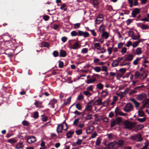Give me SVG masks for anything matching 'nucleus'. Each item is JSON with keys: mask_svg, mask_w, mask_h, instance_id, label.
<instances>
[{"mask_svg": "<svg viewBox=\"0 0 149 149\" xmlns=\"http://www.w3.org/2000/svg\"><path fill=\"white\" fill-rule=\"evenodd\" d=\"M127 48L125 47H124L123 48L122 50L121 51V53L123 54H124L126 52Z\"/></svg>", "mask_w": 149, "mask_h": 149, "instance_id": "bf43d9fd", "label": "nucleus"}, {"mask_svg": "<svg viewBox=\"0 0 149 149\" xmlns=\"http://www.w3.org/2000/svg\"><path fill=\"white\" fill-rule=\"evenodd\" d=\"M141 58L137 57L136 60L133 61V64L134 65H137L138 64V61L140 60Z\"/></svg>", "mask_w": 149, "mask_h": 149, "instance_id": "79ce46f5", "label": "nucleus"}, {"mask_svg": "<svg viewBox=\"0 0 149 149\" xmlns=\"http://www.w3.org/2000/svg\"><path fill=\"white\" fill-rule=\"evenodd\" d=\"M88 30L89 31H90L91 32L92 35L93 36H96V33L95 32L94 30H90L88 29Z\"/></svg>", "mask_w": 149, "mask_h": 149, "instance_id": "8fccbe9b", "label": "nucleus"}, {"mask_svg": "<svg viewBox=\"0 0 149 149\" xmlns=\"http://www.w3.org/2000/svg\"><path fill=\"white\" fill-rule=\"evenodd\" d=\"M27 142L29 144L32 143L36 141V137L33 136H29L27 139Z\"/></svg>", "mask_w": 149, "mask_h": 149, "instance_id": "7ed1b4c3", "label": "nucleus"}, {"mask_svg": "<svg viewBox=\"0 0 149 149\" xmlns=\"http://www.w3.org/2000/svg\"><path fill=\"white\" fill-rule=\"evenodd\" d=\"M7 142L11 144H14L17 142V141L14 139L13 138H12L8 139Z\"/></svg>", "mask_w": 149, "mask_h": 149, "instance_id": "412c9836", "label": "nucleus"}, {"mask_svg": "<svg viewBox=\"0 0 149 149\" xmlns=\"http://www.w3.org/2000/svg\"><path fill=\"white\" fill-rule=\"evenodd\" d=\"M116 123L115 120H113V121H112L111 122L110 124V127L111 128H113L116 125Z\"/></svg>", "mask_w": 149, "mask_h": 149, "instance_id": "c756f323", "label": "nucleus"}, {"mask_svg": "<svg viewBox=\"0 0 149 149\" xmlns=\"http://www.w3.org/2000/svg\"><path fill=\"white\" fill-rule=\"evenodd\" d=\"M53 55L54 57H57L58 56V52L57 51H54L53 52Z\"/></svg>", "mask_w": 149, "mask_h": 149, "instance_id": "c03bdc74", "label": "nucleus"}, {"mask_svg": "<svg viewBox=\"0 0 149 149\" xmlns=\"http://www.w3.org/2000/svg\"><path fill=\"white\" fill-rule=\"evenodd\" d=\"M24 147V145H23V143L22 142L18 143L15 146V148L16 149H20Z\"/></svg>", "mask_w": 149, "mask_h": 149, "instance_id": "4468645a", "label": "nucleus"}, {"mask_svg": "<svg viewBox=\"0 0 149 149\" xmlns=\"http://www.w3.org/2000/svg\"><path fill=\"white\" fill-rule=\"evenodd\" d=\"M134 32L133 31H130L128 32V35L129 36V37H132V36H134Z\"/></svg>", "mask_w": 149, "mask_h": 149, "instance_id": "37998d69", "label": "nucleus"}, {"mask_svg": "<svg viewBox=\"0 0 149 149\" xmlns=\"http://www.w3.org/2000/svg\"><path fill=\"white\" fill-rule=\"evenodd\" d=\"M76 107L79 110H81L82 106L79 103H78L76 104Z\"/></svg>", "mask_w": 149, "mask_h": 149, "instance_id": "a878e982", "label": "nucleus"}, {"mask_svg": "<svg viewBox=\"0 0 149 149\" xmlns=\"http://www.w3.org/2000/svg\"><path fill=\"white\" fill-rule=\"evenodd\" d=\"M126 107H127L128 109H130L132 108L133 106L132 105V104L130 103H129L127 104L125 106Z\"/></svg>", "mask_w": 149, "mask_h": 149, "instance_id": "4d7b16f0", "label": "nucleus"}, {"mask_svg": "<svg viewBox=\"0 0 149 149\" xmlns=\"http://www.w3.org/2000/svg\"><path fill=\"white\" fill-rule=\"evenodd\" d=\"M140 9L138 8H135L133 10L131 13L132 16V17L134 18L136 17V15L138 14L140 12Z\"/></svg>", "mask_w": 149, "mask_h": 149, "instance_id": "39448f33", "label": "nucleus"}, {"mask_svg": "<svg viewBox=\"0 0 149 149\" xmlns=\"http://www.w3.org/2000/svg\"><path fill=\"white\" fill-rule=\"evenodd\" d=\"M126 70V69L125 68H121L119 70V71L120 72L122 73H124L125 72Z\"/></svg>", "mask_w": 149, "mask_h": 149, "instance_id": "13d9d810", "label": "nucleus"}, {"mask_svg": "<svg viewBox=\"0 0 149 149\" xmlns=\"http://www.w3.org/2000/svg\"><path fill=\"white\" fill-rule=\"evenodd\" d=\"M139 44V42H137V41H136V42H134L133 43V44L132 45V46L133 48L136 47Z\"/></svg>", "mask_w": 149, "mask_h": 149, "instance_id": "603ef678", "label": "nucleus"}, {"mask_svg": "<svg viewBox=\"0 0 149 149\" xmlns=\"http://www.w3.org/2000/svg\"><path fill=\"white\" fill-rule=\"evenodd\" d=\"M108 68L106 66H103L102 67V71L107 72V70Z\"/></svg>", "mask_w": 149, "mask_h": 149, "instance_id": "680f3d73", "label": "nucleus"}, {"mask_svg": "<svg viewBox=\"0 0 149 149\" xmlns=\"http://www.w3.org/2000/svg\"><path fill=\"white\" fill-rule=\"evenodd\" d=\"M115 120L116 122V124L118 125H120V123H121L122 121L121 118L120 117L117 118Z\"/></svg>", "mask_w": 149, "mask_h": 149, "instance_id": "a211bd4d", "label": "nucleus"}, {"mask_svg": "<svg viewBox=\"0 0 149 149\" xmlns=\"http://www.w3.org/2000/svg\"><path fill=\"white\" fill-rule=\"evenodd\" d=\"M113 47V45L112 47H109L107 49L109 54L110 55L111 54L112 50V49Z\"/></svg>", "mask_w": 149, "mask_h": 149, "instance_id": "864d4df0", "label": "nucleus"}, {"mask_svg": "<svg viewBox=\"0 0 149 149\" xmlns=\"http://www.w3.org/2000/svg\"><path fill=\"white\" fill-rule=\"evenodd\" d=\"M116 143L119 147H121L124 144L123 140H119L118 142H116Z\"/></svg>", "mask_w": 149, "mask_h": 149, "instance_id": "6ab92c4d", "label": "nucleus"}, {"mask_svg": "<svg viewBox=\"0 0 149 149\" xmlns=\"http://www.w3.org/2000/svg\"><path fill=\"white\" fill-rule=\"evenodd\" d=\"M136 54L138 55H139L142 53L141 51V48L140 47H138L137 48L136 51Z\"/></svg>", "mask_w": 149, "mask_h": 149, "instance_id": "bb28decb", "label": "nucleus"}, {"mask_svg": "<svg viewBox=\"0 0 149 149\" xmlns=\"http://www.w3.org/2000/svg\"><path fill=\"white\" fill-rule=\"evenodd\" d=\"M132 22V20L130 19H129L126 21V23L127 25H129Z\"/></svg>", "mask_w": 149, "mask_h": 149, "instance_id": "338daca9", "label": "nucleus"}, {"mask_svg": "<svg viewBox=\"0 0 149 149\" xmlns=\"http://www.w3.org/2000/svg\"><path fill=\"white\" fill-rule=\"evenodd\" d=\"M97 80L96 79H89L87 80L86 83L88 84H89L93 83L94 81Z\"/></svg>", "mask_w": 149, "mask_h": 149, "instance_id": "393cba45", "label": "nucleus"}, {"mask_svg": "<svg viewBox=\"0 0 149 149\" xmlns=\"http://www.w3.org/2000/svg\"><path fill=\"white\" fill-rule=\"evenodd\" d=\"M101 140L102 139L100 137H98L96 140L95 145L97 146H99L101 143Z\"/></svg>", "mask_w": 149, "mask_h": 149, "instance_id": "aec40b11", "label": "nucleus"}, {"mask_svg": "<svg viewBox=\"0 0 149 149\" xmlns=\"http://www.w3.org/2000/svg\"><path fill=\"white\" fill-rule=\"evenodd\" d=\"M103 15L102 14H99L97 17L96 21L101 22L103 20Z\"/></svg>", "mask_w": 149, "mask_h": 149, "instance_id": "9d476101", "label": "nucleus"}, {"mask_svg": "<svg viewBox=\"0 0 149 149\" xmlns=\"http://www.w3.org/2000/svg\"><path fill=\"white\" fill-rule=\"evenodd\" d=\"M102 99L100 98L97 100L95 102H98L97 104V105H100L103 104V103L102 102Z\"/></svg>", "mask_w": 149, "mask_h": 149, "instance_id": "4be33fe9", "label": "nucleus"}, {"mask_svg": "<svg viewBox=\"0 0 149 149\" xmlns=\"http://www.w3.org/2000/svg\"><path fill=\"white\" fill-rule=\"evenodd\" d=\"M92 118V114H89L85 117V120H90Z\"/></svg>", "mask_w": 149, "mask_h": 149, "instance_id": "7c9ffc66", "label": "nucleus"}, {"mask_svg": "<svg viewBox=\"0 0 149 149\" xmlns=\"http://www.w3.org/2000/svg\"><path fill=\"white\" fill-rule=\"evenodd\" d=\"M148 74V70H145L143 71V73L142 74L141 76L143 77V79H145L146 78Z\"/></svg>", "mask_w": 149, "mask_h": 149, "instance_id": "2eb2a0df", "label": "nucleus"}, {"mask_svg": "<svg viewBox=\"0 0 149 149\" xmlns=\"http://www.w3.org/2000/svg\"><path fill=\"white\" fill-rule=\"evenodd\" d=\"M82 130L81 129L77 130L76 131V133L77 135H79L82 133Z\"/></svg>", "mask_w": 149, "mask_h": 149, "instance_id": "ea45409f", "label": "nucleus"}, {"mask_svg": "<svg viewBox=\"0 0 149 149\" xmlns=\"http://www.w3.org/2000/svg\"><path fill=\"white\" fill-rule=\"evenodd\" d=\"M138 26L140 27L141 29L143 30H146L149 29V26L147 25L142 24L141 26L139 25V24H137Z\"/></svg>", "mask_w": 149, "mask_h": 149, "instance_id": "ddd939ff", "label": "nucleus"}, {"mask_svg": "<svg viewBox=\"0 0 149 149\" xmlns=\"http://www.w3.org/2000/svg\"><path fill=\"white\" fill-rule=\"evenodd\" d=\"M138 115L141 117H143L145 116V114L142 110H140L138 111Z\"/></svg>", "mask_w": 149, "mask_h": 149, "instance_id": "b1692460", "label": "nucleus"}, {"mask_svg": "<svg viewBox=\"0 0 149 149\" xmlns=\"http://www.w3.org/2000/svg\"><path fill=\"white\" fill-rule=\"evenodd\" d=\"M92 107V106L91 105L89 104H87L86 106L85 110L88 111H90Z\"/></svg>", "mask_w": 149, "mask_h": 149, "instance_id": "f3484780", "label": "nucleus"}, {"mask_svg": "<svg viewBox=\"0 0 149 149\" xmlns=\"http://www.w3.org/2000/svg\"><path fill=\"white\" fill-rule=\"evenodd\" d=\"M82 141V140L80 139H78L77 140L76 142V143L78 145H80L81 144Z\"/></svg>", "mask_w": 149, "mask_h": 149, "instance_id": "052dcab7", "label": "nucleus"}, {"mask_svg": "<svg viewBox=\"0 0 149 149\" xmlns=\"http://www.w3.org/2000/svg\"><path fill=\"white\" fill-rule=\"evenodd\" d=\"M146 95L145 93H142L141 94H139L136 97L137 99L140 100H142L144 99H146Z\"/></svg>", "mask_w": 149, "mask_h": 149, "instance_id": "423d86ee", "label": "nucleus"}, {"mask_svg": "<svg viewBox=\"0 0 149 149\" xmlns=\"http://www.w3.org/2000/svg\"><path fill=\"white\" fill-rule=\"evenodd\" d=\"M97 133L96 132H95L92 134L90 138H94L97 136Z\"/></svg>", "mask_w": 149, "mask_h": 149, "instance_id": "e2e57ef3", "label": "nucleus"}, {"mask_svg": "<svg viewBox=\"0 0 149 149\" xmlns=\"http://www.w3.org/2000/svg\"><path fill=\"white\" fill-rule=\"evenodd\" d=\"M94 47L95 48L98 49H100V43H95L94 44Z\"/></svg>", "mask_w": 149, "mask_h": 149, "instance_id": "72a5a7b5", "label": "nucleus"}, {"mask_svg": "<svg viewBox=\"0 0 149 149\" xmlns=\"http://www.w3.org/2000/svg\"><path fill=\"white\" fill-rule=\"evenodd\" d=\"M70 41L71 40H70L69 42V45L70 46V48L74 49H78L79 48L78 47L79 46V44L78 42H76L73 45H72L70 42Z\"/></svg>", "mask_w": 149, "mask_h": 149, "instance_id": "6e6552de", "label": "nucleus"}, {"mask_svg": "<svg viewBox=\"0 0 149 149\" xmlns=\"http://www.w3.org/2000/svg\"><path fill=\"white\" fill-rule=\"evenodd\" d=\"M84 99V96L82 95H80L78 97L77 99L79 101H81Z\"/></svg>", "mask_w": 149, "mask_h": 149, "instance_id": "6e6d98bb", "label": "nucleus"}, {"mask_svg": "<svg viewBox=\"0 0 149 149\" xmlns=\"http://www.w3.org/2000/svg\"><path fill=\"white\" fill-rule=\"evenodd\" d=\"M109 33L106 31L103 32L101 35V37L102 38L104 37L106 39H107L109 37Z\"/></svg>", "mask_w": 149, "mask_h": 149, "instance_id": "9b49d317", "label": "nucleus"}, {"mask_svg": "<svg viewBox=\"0 0 149 149\" xmlns=\"http://www.w3.org/2000/svg\"><path fill=\"white\" fill-rule=\"evenodd\" d=\"M130 139L131 140L135 141L136 142L141 141L143 140L142 135L140 133L131 136Z\"/></svg>", "mask_w": 149, "mask_h": 149, "instance_id": "f03ea898", "label": "nucleus"}, {"mask_svg": "<svg viewBox=\"0 0 149 149\" xmlns=\"http://www.w3.org/2000/svg\"><path fill=\"white\" fill-rule=\"evenodd\" d=\"M94 70L97 72H99L101 70V68L100 67L96 66L93 68Z\"/></svg>", "mask_w": 149, "mask_h": 149, "instance_id": "2f4dec72", "label": "nucleus"}, {"mask_svg": "<svg viewBox=\"0 0 149 149\" xmlns=\"http://www.w3.org/2000/svg\"><path fill=\"white\" fill-rule=\"evenodd\" d=\"M38 112L36 111L33 114V117L35 119H37L38 117Z\"/></svg>", "mask_w": 149, "mask_h": 149, "instance_id": "a19ab883", "label": "nucleus"}, {"mask_svg": "<svg viewBox=\"0 0 149 149\" xmlns=\"http://www.w3.org/2000/svg\"><path fill=\"white\" fill-rule=\"evenodd\" d=\"M78 36H83L85 38L88 37L89 36V33L87 32H84L81 30H78Z\"/></svg>", "mask_w": 149, "mask_h": 149, "instance_id": "20e7f679", "label": "nucleus"}, {"mask_svg": "<svg viewBox=\"0 0 149 149\" xmlns=\"http://www.w3.org/2000/svg\"><path fill=\"white\" fill-rule=\"evenodd\" d=\"M117 95L119 96H120L121 98L123 97L124 96V94L123 92L120 91L119 93H118Z\"/></svg>", "mask_w": 149, "mask_h": 149, "instance_id": "09e8293b", "label": "nucleus"}, {"mask_svg": "<svg viewBox=\"0 0 149 149\" xmlns=\"http://www.w3.org/2000/svg\"><path fill=\"white\" fill-rule=\"evenodd\" d=\"M22 124L24 126H27L29 125V124L28 121L24 120L22 121Z\"/></svg>", "mask_w": 149, "mask_h": 149, "instance_id": "e433bc0d", "label": "nucleus"}, {"mask_svg": "<svg viewBox=\"0 0 149 149\" xmlns=\"http://www.w3.org/2000/svg\"><path fill=\"white\" fill-rule=\"evenodd\" d=\"M124 128L130 130L132 129L136 124L135 122H132L128 120H126L124 122Z\"/></svg>", "mask_w": 149, "mask_h": 149, "instance_id": "f257e3e1", "label": "nucleus"}, {"mask_svg": "<svg viewBox=\"0 0 149 149\" xmlns=\"http://www.w3.org/2000/svg\"><path fill=\"white\" fill-rule=\"evenodd\" d=\"M136 119L139 122L141 123H143L146 120V118L144 117L143 118H137Z\"/></svg>", "mask_w": 149, "mask_h": 149, "instance_id": "f704fd0d", "label": "nucleus"}, {"mask_svg": "<svg viewBox=\"0 0 149 149\" xmlns=\"http://www.w3.org/2000/svg\"><path fill=\"white\" fill-rule=\"evenodd\" d=\"M80 24L79 23H76L74 24V29H77L80 27Z\"/></svg>", "mask_w": 149, "mask_h": 149, "instance_id": "49530a36", "label": "nucleus"}, {"mask_svg": "<svg viewBox=\"0 0 149 149\" xmlns=\"http://www.w3.org/2000/svg\"><path fill=\"white\" fill-rule=\"evenodd\" d=\"M74 134V132L72 131H68L67 133V138H69L72 137V136Z\"/></svg>", "mask_w": 149, "mask_h": 149, "instance_id": "f8f14e48", "label": "nucleus"}, {"mask_svg": "<svg viewBox=\"0 0 149 149\" xmlns=\"http://www.w3.org/2000/svg\"><path fill=\"white\" fill-rule=\"evenodd\" d=\"M71 35L72 36H75L77 35V33L75 31H73L71 32Z\"/></svg>", "mask_w": 149, "mask_h": 149, "instance_id": "58836bf2", "label": "nucleus"}, {"mask_svg": "<svg viewBox=\"0 0 149 149\" xmlns=\"http://www.w3.org/2000/svg\"><path fill=\"white\" fill-rule=\"evenodd\" d=\"M118 64L119 63L118 62V61L117 60H115L112 63V65L113 67H116L118 65Z\"/></svg>", "mask_w": 149, "mask_h": 149, "instance_id": "5701e85b", "label": "nucleus"}, {"mask_svg": "<svg viewBox=\"0 0 149 149\" xmlns=\"http://www.w3.org/2000/svg\"><path fill=\"white\" fill-rule=\"evenodd\" d=\"M64 65V63L63 62L61 61H59V63L58 66L60 68H63Z\"/></svg>", "mask_w": 149, "mask_h": 149, "instance_id": "de8ad7c7", "label": "nucleus"}, {"mask_svg": "<svg viewBox=\"0 0 149 149\" xmlns=\"http://www.w3.org/2000/svg\"><path fill=\"white\" fill-rule=\"evenodd\" d=\"M105 30V26L103 24L101 25L99 28V30L100 32L104 31Z\"/></svg>", "mask_w": 149, "mask_h": 149, "instance_id": "c9c22d12", "label": "nucleus"}, {"mask_svg": "<svg viewBox=\"0 0 149 149\" xmlns=\"http://www.w3.org/2000/svg\"><path fill=\"white\" fill-rule=\"evenodd\" d=\"M84 94L86 96L89 95H91V94L88 91H86L84 92Z\"/></svg>", "mask_w": 149, "mask_h": 149, "instance_id": "5fc2aeb1", "label": "nucleus"}, {"mask_svg": "<svg viewBox=\"0 0 149 149\" xmlns=\"http://www.w3.org/2000/svg\"><path fill=\"white\" fill-rule=\"evenodd\" d=\"M118 114L120 116H126L127 115V113H124L120 111V112H119Z\"/></svg>", "mask_w": 149, "mask_h": 149, "instance_id": "0e129e2a", "label": "nucleus"}, {"mask_svg": "<svg viewBox=\"0 0 149 149\" xmlns=\"http://www.w3.org/2000/svg\"><path fill=\"white\" fill-rule=\"evenodd\" d=\"M67 55L66 52L63 50L61 49L60 52V56L64 57Z\"/></svg>", "mask_w": 149, "mask_h": 149, "instance_id": "1a4fd4ad", "label": "nucleus"}, {"mask_svg": "<svg viewBox=\"0 0 149 149\" xmlns=\"http://www.w3.org/2000/svg\"><path fill=\"white\" fill-rule=\"evenodd\" d=\"M88 52V49L87 48H83L82 49L81 52L84 53H86Z\"/></svg>", "mask_w": 149, "mask_h": 149, "instance_id": "69168bd1", "label": "nucleus"}, {"mask_svg": "<svg viewBox=\"0 0 149 149\" xmlns=\"http://www.w3.org/2000/svg\"><path fill=\"white\" fill-rule=\"evenodd\" d=\"M79 118L75 119L74 121L73 125L77 126L79 122Z\"/></svg>", "mask_w": 149, "mask_h": 149, "instance_id": "473e14b6", "label": "nucleus"}, {"mask_svg": "<svg viewBox=\"0 0 149 149\" xmlns=\"http://www.w3.org/2000/svg\"><path fill=\"white\" fill-rule=\"evenodd\" d=\"M97 87L100 89H102L103 87V86L102 84L100 83L96 85Z\"/></svg>", "mask_w": 149, "mask_h": 149, "instance_id": "4c0bfd02", "label": "nucleus"}, {"mask_svg": "<svg viewBox=\"0 0 149 149\" xmlns=\"http://www.w3.org/2000/svg\"><path fill=\"white\" fill-rule=\"evenodd\" d=\"M71 97H69L66 100H65L63 104L65 105H67L70 104L71 101Z\"/></svg>", "mask_w": 149, "mask_h": 149, "instance_id": "dca6fc26", "label": "nucleus"}, {"mask_svg": "<svg viewBox=\"0 0 149 149\" xmlns=\"http://www.w3.org/2000/svg\"><path fill=\"white\" fill-rule=\"evenodd\" d=\"M43 19L45 21L48 20L50 17L47 15H44L43 16Z\"/></svg>", "mask_w": 149, "mask_h": 149, "instance_id": "3c124183", "label": "nucleus"}, {"mask_svg": "<svg viewBox=\"0 0 149 149\" xmlns=\"http://www.w3.org/2000/svg\"><path fill=\"white\" fill-rule=\"evenodd\" d=\"M110 102V100L107 99V100L105 101L102 104L104 106L107 107L109 104V103Z\"/></svg>", "mask_w": 149, "mask_h": 149, "instance_id": "c85d7f7f", "label": "nucleus"}, {"mask_svg": "<svg viewBox=\"0 0 149 149\" xmlns=\"http://www.w3.org/2000/svg\"><path fill=\"white\" fill-rule=\"evenodd\" d=\"M42 120L44 122H46L47 120V117L45 115H42L41 116Z\"/></svg>", "mask_w": 149, "mask_h": 149, "instance_id": "cd10ccee", "label": "nucleus"}, {"mask_svg": "<svg viewBox=\"0 0 149 149\" xmlns=\"http://www.w3.org/2000/svg\"><path fill=\"white\" fill-rule=\"evenodd\" d=\"M120 109H119V108L118 107H116L115 110L114 112L116 113V116H117L118 114V113L119 112H120L119 111Z\"/></svg>", "mask_w": 149, "mask_h": 149, "instance_id": "a18cd8bd", "label": "nucleus"}, {"mask_svg": "<svg viewBox=\"0 0 149 149\" xmlns=\"http://www.w3.org/2000/svg\"><path fill=\"white\" fill-rule=\"evenodd\" d=\"M134 57V56L133 54H128L126 55L125 56V59L123 63L125 61H131L132 60L133 58Z\"/></svg>", "mask_w": 149, "mask_h": 149, "instance_id": "0eeeda50", "label": "nucleus"}, {"mask_svg": "<svg viewBox=\"0 0 149 149\" xmlns=\"http://www.w3.org/2000/svg\"><path fill=\"white\" fill-rule=\"evenodd\" d=\"M67 38L65 36L61 38V40L63 42H66L67 40Z\"/></svg>", "mask_w": 149, "mask_h": 149, "instance_id": "774afa93", "label": "nucleus"}]
</instances>
